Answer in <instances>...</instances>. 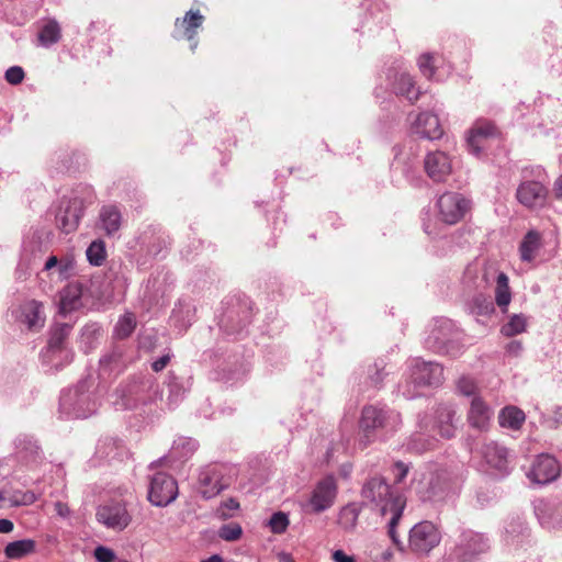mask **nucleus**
I'll list each match as a JSON object with an SVG mask.
<instances>
[{
    "label": "nucleus",
    "instance_id": "nucleus-1",
    "mask_svg": "<svg viewBox=\"0 0 562 562\" xmlns=\"http://www.w3.org/2000/svg\"><path fill=\"white\" fill-rule=\"evenodd\" d=\"M397 422L398 415L396 414L373 405L364 406L359 422L360 442L367 447L376 439L380 429H394Z\"/></svg>",
    "mask_w": 562,
    "mask_h": 562
},
{
    "label": "nucleus",
    "instance_id": "nucleus-2",
    "mask_svg": "<svg viewBox=\"0 0 562 562\" xmlns=\"http://www.w3.org/2000/svg\"><path fill=\"white\" fill-rule=\"evenodd\" d=\"M237 473L227 464H210L199 475V491L203 498H212L227 488L235 480Z\"/></svg>",
    "mask_w": 562,
    "mask_h": 562
},
{
    "label": "nucleus",
    "instance_id": "nucleus-3",
    "mask_svg": "<svg viewBox=\"0 0 562 562\" xmlns=\"http://www.w3.org/2000/svg\"><path fill=\"white\" fill-rule=\"evenodd\" d=\"M441 540L440 532L430 521L415 525L409 532V548L416 553L427 554L436 548Z\"/></svg>",
    "mask_w": 562,
    "mask_h": 562
},
{
    "label": "nucleus",
    "instance_id": "nucleus-4",
    "mask_svg": "<svg viewBox=\"0 0 562 562\" xmlns=\"http://www.w3.org/2000/svg\"><path fill=\"white\" fill-rule=\"evenodd\" d=\"M178 485L176 480L164 472L156 473L151 480L148 492V501L155 506H167L176 499Z\"/></svg>",
    "mask_w": 562,
    "mask_h": 562
},
{
    "label": "nucleus",
    "instance_id": "nucleus-5",
    "mask_svg": "<svg viewBox=\"0 0 562 562\" xmlns=\"http://www.w3.org/2000/svg\"><path fill=\"white\" fill-rule=\"evenodd\" d=\"M361 494L368 502L380 506L383 515L389 506L393 508L394 504L402 503L400 497H393L390 485L382 477H372L367 481Z\"/></svg>",
    "mask_w": 562,
    "mask_h": 562
},
{
    "label": "nucleus",
    "instance_id": "nucleus-6",
    "mask_svg": "<svg viewBox=\"0 0 562 562\" xmlns=\"http://www.w3.org/2000/svg\"><path fill=\"white\" fill-rule=\"evenodd\" d=\"M439 218L446 224L453 225L463 218L469 210V201L456 192L443 193L438 202Z\"/></svg>",
    "mask_w": 562,
    "mask_h": 562
},
{
    "label": "nucleus",
    "instance_id": "nucleus-7",
    "mask_svg": "<svg viewBox=\"0 0 562 562\" xmlns=\"http://www.w3.org/2000/svg\"><path fill=\"white\" fill-rule=\"evenodd\" d=\"M205 18L199 10H190L182 19H177L175 22L173 37L177 40H188L191 42V49L194 50L198 46L196 35L198 30L202 26Z\"/></svg>",
    "mask_w": 562,
    "mask_h": 562
},
{
    "label": "nucleus",
    "instance_id": "nucleus-8",
    "mask_svg": "<svg viewBox=\"0 0 562 562\" xmlns=\"http://www.w3.org/2000/svg\"><path fill=\"white\" fill-rule=\"evenodd\" d=\"M337 495V484L334 476L329 475L321 480L315 486L310 505L314 513H322L333 506Z\"/></svg>",
    "mask_w": 562,
    "mask_h": 562
},
{
    "label": "nucleus",
    "instance_id": "nucleus-9",
    "mask_svg": "<svg viewBox=\"0 0 562 562\" xmlns=\"http://www.w3.org/2000/svg\"><path fill=\"white\" fill-rule=\"evenodd\" d=\"M560 475V464L550 454H540L533 462L528 477L539 484L554 481Z\"/></svg>",
    "mask_w": 562,
    "mask_h": 562
},
{
    "label": "nucleus",
    "instance_id": "nucleus-10",
    "mask_svg": "<svg viewBox=\"0 0 562 562\" xmlns=\"http://www.w3.org/2000/svg\"><path fill=\"white\" fill-rule=\"evenodd\" d=\"M498 137L497 127L490 121L479 120L469 132L468 146L475 155H480L488 140Z\"/></svg>",
    "mask_w": 562,
    "mask_h": 562
},
{
    "label": "nucleus",
    "instance_id": "nucleus-11",
    "mask_svg": "<svg viewBox=\"0 0 562 562\" xmlns=\"http://www.w3.org/2000/svg\"><path fill=\"white\" fill-rule=\"evenodd\" d=\"M412 380L420 386H437L443 381V369L435 362L416 360L412 368Z\"/></svg>",
    "mask_w": 562,
    "mask_h": 562
},
{
    "label": "nucleus",
    "instance_id": "nucleus-12",
    "mask_svg": "<svg viewBox=\"0 0 562 562\" xmlns=\"http://www.w3.org/2000/svg\"><path fill=\"white\" fill-rule=\"evenodd\" d=\"M424 165L428 177L437 182L445 181L452 171L450 157L440 150L429 153Z\"/></svg>",
    "mask_w": 562,
    "mask_h": 562
},
{
    "label": "nucleus",
    "instance_id": "nucleus-13",
    "mask_svg": "<svg viewBox=\"0 0 562 562\" xmlns=\"http://www.w3.org/2000/svg\"><path fill=\"white\" fill-rule=\"evenodd\" d=\"M548 195L547 188L538 181L522 182L516 192L518 201L526 207L542 206Z\"/></svg>",
    "mask_w": 562,
    "mask_h": 562
},
{
    "label": "nucleus",
    "instance_id": "nucleus-14",
    "mask_svg": "<svg viewBox=\"0 0 562 562\" xmlns=\"http://www.w3.org/2000/svg\"><path fill=\"white\" fill-rule=\"evenodd\" d=\"M97 518L106 527L117 530L125 529L131 522L127 509L120 504L100 507L97 512Z\"/></svg>",
    "mask_w": 562,
    "mask_h": 562
},
{
    "label": "nucleus",
    "instance_id": "nucleus-15",
    "mask_svg": "<svg viewBox=\"0 0 562 562\" xmlns=\"http://www.w3.org/2000/svg\"><path fill=\"white\" fill-rule=\"evenodd\" d=\"M82 214V201L78 199L69 200L67 205L61 209L56 216L58 228L65 234L75 232L79 225Z\"/></svg>",
    "mask_w": 562,
    "mask_h": 562
},
{
    "label": "nucleus",
    "instance_id": "nucleus-16",
    "mask_svg": "<svg viewBox=\"0 0 562 562\" xmlns=\"http://www.w3.org/2000/svg\"><path fill=\"white\" fill-rule=\"evenodd\" d=\"M413 131L420 137L431 140L439 139L443 134L438 116L430 112H423L417 115L413 123Z\"/></svg>",
    "mask_w": 562,
    "mask_h": 562
},
{
    "label": "nucleus",
    "instance_id": "nucleus-17",
    "mask_svg": "<svg viewBox=\"0 0 562 562\" xmlns=\"http://www.w3.org/2000/svg\"><path fill=\"white\" fill-rule=\"evenodd\" d=\"M492 417V409L479 396H474L471 401L470 409L468 413V422L471 427L485 431L490 426Z\"/></svg>",
    "mask_w": 562,
    "mask_h": 562
},
{
    "label": "nucleus",
    "instance_id": "nucleus-18",
    "mask_svg": "<svg viewBox=\"0 0 562 562\" xmlns=\"http://www.w3.org/2000/svg\"><path fill=\"white\" fill-rule=\"evenodd\" d=\"M82 288L79 283H69L59 292V312L67 314L81 306Z\"/></svg>",
    "mask_w": 562,
    "mask_h": 562
},
{
    "label": "nucleus",
    "instance_id": "nucleus-19",
    "mask_svg": "<svg viewBox=\"0 0 562 562\" xmlns=\"http://www.w3.org/2000/svg\"><path fill=\"white\" fill-rule=\"evenodd\" d=\"M21 318L27 328L37 330L44 326L45 316L43 314V304L38 301L31 300L25 302L22 307Z\"/></svg>",
    "mask_w": 562,
    "mask_h": 562
},
{
    "label": "nucleus",
    "instance_id": "nucleus-20",
    "mask_svg": "<svg viewBox=\"0 0 562 562\" xmlns=\"http://www.w3.org/2000/svg\"><path fill=\"white\" fill-rule=\"evenodd\" d=\"M456 411L448 405H440L436 411V425L435 428L438 430L442 438L450 439L454 436L456 427L453 425V418Z\"/></svg>",
    "mask_w": 562,
    "mask_h": 562
},
{
    "label": "nucleus",
    "instance_id": "nucleus-21",
    "mask_svg": "<svg viewBox=\"0 0 562 562\" xmlns=\"http://www.w3.org/2000/svg\"><path fill=\"white\" fill-rule=\"evenodd\" d=\"M102 229L108 236L117 233L122 225V214L115 205H104L100 211Z\"/></svg>",
    "mask_w": 562,
    "mask_h": 562
},
{
    "label": "nucleus",
    "instance_id": "nucleus-22",
    "mask_svg": "<svg viewBox=\"0 0 562 562\" xmlns=\"http://www.w3.org/2000/svg\"><path fill=\"white\" fill-rule=\"evenodd\" d=\"M542 246V236L537 231H529L519 246L520 258L522 261L531 262L535 260L538 250Z\"/></svg>",
    "mask_w": 562,
    "mask_h": 562
},
{
    "label": "nucleus",
    "instance_id": "nucleus-23",
    "mask_svg": "<svg viewBox=\"0 0 562 562\" xmlns=\"http://www.w3.org/2000/svg\"><path fill=\"white\" fill-rule=\"evenodd\" d=\"M36 550V542L33 539H22L9 542L4 548V554L8 559L18 560L30 554Z\"/></svg>",
    "mask_w": 562,
    "mask_h": 562
},
{
    "label": "nucleus",
    "instance_id": "nucleus-24",
    "mask_svg": "<svg viewBox=\"0 0 562 562\" xmlns=\"http://www.w3.org/2000/svg\"><path fill=\"white\" fill-rule=\"evenodd\" d=\"M525 419V413L516 406H506L498 415L499 425L513 430L520 429Z\"/></svg>",
    "mask_w": 562,
    "mask_h": 562
},
{
    "label": "nucleus",
    "instance_id": "nucleus-25",
    "mask_svg": "<svg viewBox=\"0 0 562 562\" xmlns=\"http://www.w3.org/2000/svg\"><path fill=\"white\" fill-rule=\"evenodd\" d=\"M395 92L404 95L409 102L415 103L420 95V91L415 88V81L408 74H401L395 82Z\"/></svg>",
    "mask_w": 562,
    "mask_h": 562
},
{
    "label": "nucleus",
    "instance_id": "nucleus-26",
    "mask_svg": "<svg viewBox=\"0 0 562 562\" xmlns=\"http://www.w3.org/2000/svg\"><path fill=\"white\" fill-rule=\"evenodd\" d=\"M512 301V293L509 289V280L505 273H499L496 280L495 288V302L502 312H507L508 305Z\"/></svg>",
    "mask_w": 562,
    "mask_h": 562
},
{
    "label": "nucleus",
    "instance_id": "nucleus-27",
    "mask_svg": "<svg viewBox=\"0 0 562 562\" xmlns=\"http://www.w3.org/2000/svg\"><path fill=\"white\" fill-rule=\"evenodd\" d=\"M528 317L524 314H514L509 321L501 328V334L505 337H514L527 330Z\"/></svg>",
    "mask_w": 562,
    "mask_h": 562
},
{
    "label": "nucleus",
    "instance_id": "nucleus-28",
    "mask_svg": "<svg viewBox=\"0 0 562 562\" xmlns=\"http://www.w3.org/2000/svg\"><path fill=\"white\" fill-rule=\"evenodd\" d=\"M486 462L493 468L503 470L507 463V450L497 445H488L484 451Z\"/></svg>",
    "mask_w": 562,
    "mask_h": 562
},
{
    "label": "nucleus",
    "instance_id": "nucleus-29",
    "mask_svg": "<svg viewBox=\"0 0 562 562\" xmlns=\"http://www.w3.org/2000/svg\"><path fill=\"white\" fill-rule=\"evenodd\" d=\"M61 37L60 27L55 20H49L38 33V42L43 46H50Z\"/></svg>",
    "mask_w": 562,
    "mask_h": 562
},
{
    "label": "nucleus",
    "instance_id": "nucleus-30",
    "mask_svg": "<svg viewBox=\"0 0 562 562\" xmlns=\"http://www.w3.org/2000/svg\"><path fill=\"white\" fill-rule=\"evenodd\" d=\"M136 327V317L133 313H125L115 326V336L119 339H125L131 336Z\"/></svg>",
    "mask_w": 562,
    "mask_h": 562
},
{
    "label": "nucleus",
    "instance_id": "nucleus-31",
    "mask_svg": "<svg viewBox=\"0 0 562 562\" xmlns=\"http://www.w3.org/2000/svg\"><path fill=\"white\" fill-rule=\"evenodd\" d=\"M71 330V326L68 324H59L53 328L48 346L50 349L60 350L64 342L68 338Z\"/></svg>",
    "mask_w": 562,
    "mask_h": 562
},
{
    "label": "nucleus",
    "instance_id": "nucleus-32",
    "mask_svg": "<svg viewBox=\"0 0 562 562\" xmlns=\"http://www.w3.org/2000/svg\"><path fill=\"white\" fill-rule=\"evenodd\" d=\"M505 530L512 542L518 541L520 537L529 536V528L520 518L512 519Z\"/></svg>",
    "mask_w": 562,
    "mask_h": 562
},
{
    "label": "nucleus",
    "instance_id": "nucleus-33",
    "mask_svg": "<svg viewBox=\"0 0 562 562\" xmlns=\"http://www.w3.org/2000/svg\"><path fill=\"white\" fill-rule=\"evenodd\" d=\"M87 258L93 266H101L105 260V247L101 240H95L90 244L87 249Z\"/></svg>",
    "mask_w": 562,
    "mask_h": 562
},
{
    "label": "nucleus",
    "instance_id": "nucleus-34",
    "mask_svg": "<svg viewBox=\"0 0 562 562\" xmlns=\"http://www.w3.org/2000/svg\"><path fill=\"white\" fill-rule=\"evenodd\" d=\"M472 311L476 315H491L494 313L495 307L492 300L483 294H479L473 299Z\"/></svg>",
    "mask_w": 562,
    "mask_h": 562
},
{
    "label": "nucleus",
    "instance_id": "nucleus-35",
    "mask_svg": "<svg viewBox=\"0 0 562 562\" xmlns=\"http://www.w3.org/2000/svg\"><path fill=\"white\" fill-rule=\"evenodd\" d=\"M289 524V518L283 512L274 513L268 522L271 531L278 535L283 533L286 530Z\"/></svg>",
    "mask_w": 562,
    "mask_h": 562
},
{
    "label": "nucleus",
    "instance_id": "nucleus-36",
    "mask_svg": "<svg viewBox=\"0 0 562 562\" xmlns=\"http://www.w3.org/2000/svg\"><path fill=\"white\" fill-rule=\"evenodd\" d=\"M402 509H403L402 503L394 504V507L391 508V512L393 513V515L389 522V536L396 546L400 544V541L397 539L395 529H396V526L402 517Z\"/></svg>",
    "mask_w": 562,
    "mask_h": 562
},
{
    "label": "nucleus",
    "instance_id": "nucleus-37",
    "mask_svg": "<svg viewBox=\"0 0 562 562\" xmlns=\"http://www.w3.org/2000/svg\"><path fill=\"white\" fill-rule=\"evenodd\" d=\"M243 535V529L238 524H228L221 527L218 531L220 538L225 541H236Z\"/></svg>",
    "mask_w": 562,
    "mask_h": 562
},
{
    "label": "nucleus",
    "instance_id": "nucleus-38",
    "mask_svg": "<svg viewBox=\"0 0 562 562\" xmlns=\"http://www.w3.org/2000/svg\"><path fill=\"white\" fill-rule=\"evenodd\" d=\"M435 57L431 54H423L418 59V67L420 72L427 77L431 78L435 74Z\"/></svg>",
    "mask_w": 562,
    "mask_h": 562
},
{
    "label": "nucleus",
    "instance_id": "nucleus-39",
    "mask_svg": "<svg viewBox=\"0 0 562 562\" xmlns=\"http://www.w3.org/2000/svg\"><path fill=\"white\" fill-rule=\"evenodd\" d=\"M457 387L458 391L465 396L475 395L477 390L475 381L469 376L460 378L458 380Z\"/></svg>",
    "mask_w": 562,
    "mask_h": 562
},
{
    "label": "nucleus",
    "instance_id": "nucleus-40",
    "mask_svg": "<svg viewBox=\"0 0 562 562\" xmlns=\"http://www.w3.org/2000/svg\"><path fill=\"white\" fill-rule=\"evenodd\" d=\"M239 508V503L237 499L231 497L223 502L217 510L218 515L223 519H228L233 517L235 510Z\"/></svg>",
    "mask_w": 562,
    "mask_h": 562
},
{
    "label": "nucleus",
    "instance_id": "nucleus-41",
    "mask_svg": "<svg viewBox=\"0 0 562 562\" xmlns=\"http://www.w3.org/2000/svg\"><path fill=\"white\" fill-rule=\"evenodd\" d=\"M24 76L22 67L12 66L5 71L4 78L11 85H19L23 81Z\"/></svg>",
    "mask_w": 562,
    "mask_h": 562
},
{
    "label": "nucleus",
    "instance_id": "nucleus-42",
    "mask_svg": "<svg viewBox=\"0 0 562 562\" xmlns=\"http://www.w3.org/2000/svg\"><path fill=\"white\" fill-rule=\"evenodd\" d=\"M37 497L34 492L26 491L23 493L14 494L12 503L16 506L32 505L36 502Z\"/></svg>",
    "mask_w": 562,
    "mask_h": 562
},
{
    "label": "nucleus",
    "instance_id": "nucleus-43",
    "mask_svg": "<svg viewBox=\"0 0 562 562\" xmlns=\"http://www.w3.org/2000/svg\"><path fill=\"white\" fill-rule=\"evenodd\" d=\"M358 514L352 507H345L341 509L339 515V522L344 526H355Z\"/></svg>",
    "mask_w": 562,
    "mask_h": 562
},
{
    "label": "nucleus",
    "instance_id": "nucleus-44",
    "mask_svg": "<svg viewBox=\"0 0 562 562\" xmlns=\"http://www.w3.org/2000/svg\"><path fill=\"white\" fill-rule=\"evenodd\" d=\"M94 557L98 562H112L115 558V554L111 549L100 546L95 548Z\"/></svg>",
    "mask_w": 562,
    "mask_h": 562
},
{
    "label": "nucleus",
    "instance_id": "nucleus-45",
    "mask_svg": "<svg viewBox=\"0 0 562 562\" xmlns=\"http://www.w3.org/2000/svg\"><path fill=\"white\" fill-rule=\"evenodd\" d=\"M394 469L396 471L394 482L401 483L406 477L408 473V467L405 465L403 462H396L394 465Z\"/></svg>",
    "mask_w": 562,
    "mask_h": 562
},
{
    "label": "nucleus",
    "instance_id": "nucleus-46",
    "mask_svg": "<svg viewBox=\"0 0 562 562\" xmlns=\"http://www.w3.org/2000/svg\"><path fill=\"white\" fill-rule=\"evenodd\" d=\"M505 349L507 353L517 357L522 350V344L519 340H513L506 345Z\"/></svg>",
    "mask_w": 562,
    "mask_h": 562
},
{
    "label": "nucleus",
    "instance_id": "nucleus-47",
    "mask_svg": "<svg viewBox=\"0 0 562 562\" xmlns=\"http://www.w3.org/2000/svg\"><path fill=\"white\" fill-rule=\"evenodd\" d=\"M169 361H170V357L168 355L162 356L153 362L151 368L155 372H160L167 367Z\"/></svg>",
    "mask_w": 562,
    "mask_h": 562
},
{
    "label": "nucleus",
    "instance_id": "nucleus-48",
    "mask_svg": "<svg viewBox=\"0 0 562 562\" xmlns=\"http://www.w3.org/2000/svg\"><path fill=\"white\" fill-rule=\"evenodd\" d=\"M333 560L335 562H356L353 557L346 554L342 550H336L333 553Z\"/></svg>",
    "mask_w": 562,
    "mask_h": 562
},
{
    "label": "nucleus",
    "instance_id": "nucleus-49",
    "mask_svg": "<svg viewBox=\"0 0 562 562\" xmlns=\"http://www.w3.org/2000/svg\"><path fill=\"white\" fill-rule=\"evenodd\" d=\"M55 510L58 516L64 517V518H66L70 515V509H69L68 505L63 502L55 503Z\"/></svg>",
    "mask_w": 562,
    "mask_h": 562
},
{
    "label": "nucleus",
    "instance_id": "nucleus-50",
    "mask_svg": "<svg viewBox=\"0 0 562 562\" xmlns=\"http://www.w3.org/2000/svg\"><path fill=\"white\" fill-rule=\"evenodd\" d=\"M13 522L9 519H0V532L9 533L13 530Z\"/></svg>",
    "mask_w": 562,
    "mask_h": 562
},
{
    "label": "nucleus",
    "instance_id": "nucleus-51",
    "mask_svg": "<svg viewBox=\"0 0 562 562\" xmlns=\"http://www.w3.org/2000/svg\"><path fill=\"white\" fill-rule=\"evenodd\" d=\"M553 191L558 199H562V175L555 180Z\"/></svg>",
    "mask_w": 562,
    "mask_h": 562
},
{
    "label": "nucleus",
    "instance_id": "nucleus-52",
    "mask_svg": "<svg viewBox=\"0 0 562 562\" xmlns=\"http://www.w3.org/2000/svg\"><path fill=\"white\" fill-rule=\"evenodd\" d=\"M418 439H419V437H418V438H415V439H413V440H412L411 448H412L413 450H415V451H417V452H422V451H425V450H428V449H431V448H432V445H431L430 442L428 443V446H427V447H426V446H423V447H420V448H419V447L417 446V440H418Z\"/></svg>",
    "mask_w": 562,
    "mask_h": 562
},
{
    "label": "nucleus",
    "instance_id": "nucleus-53",
    "mask_svg": "<svg viewBox=\"0 0 562 562\" xmlns=\"http://www.w3.org/2000/svg\"><path fill=\"white\" fill-rule=\"evenodd\" d=\"M58 263V260L55 256H52L47 259L46 263H45V269L46 270H49L52 269L53 267L57 266Z\"/></svg>",
    "mask_w": 562,
    "mask_h": 562
},
{
    "label": "nucleus",
    "instance_id": "nucleus-54",
    "mask_svg": "<svg viewBox=\"0 0 562 562\" xmlns=\"http://www.w3.org/2000/svg\"><path fill=\"white\" fill-rule=\"evenodd\" d=\"M203 562H223V559L220 555L214 554Z\"/></svg>",
    "mask_w": 562,
    "mask_h": 562
},
{
    "label": "nucleus",
    "instance_id": "nucleus-55",
    "mask_svg": "<svg viewBox=\"0 0 562 562\" xmlns=\"http://www.w3.org/2000/svg\"><path fill=\"white\" fill-rule=\"evenodd\" d=\"M67 269V266H60V273H64Z\"/></svg>",
    "mask_w": 562,
    "mask_h": 562
}]
</instances>
